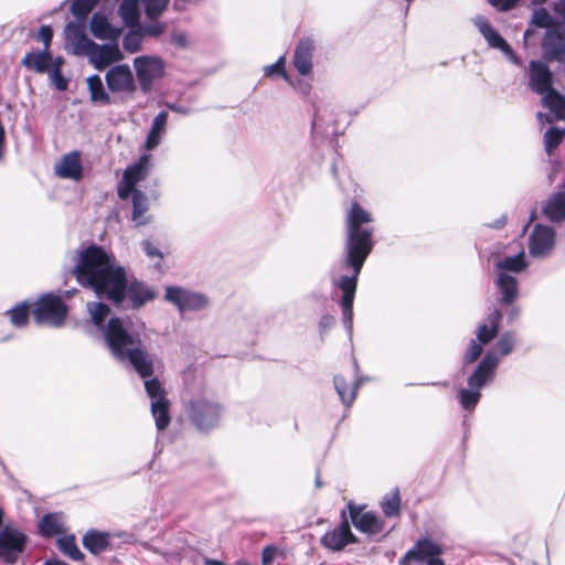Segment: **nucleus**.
<instances>
[{
  "instance_id": "f257e3e1",
  "label": "nucleus",
  "mask_w": 565,
  "mask_h": 565,
  "mask_svg": "<svg viewBox=\"0 0 565 565\" xmlns=\"http://www.w3.org/2000/svg\"><path fill=\"white\" fill-rule=\"evenodd\" d=\"M372 214L358 202H353L345 215L347 239L343 263L331 270V284L342 291L340 300L342 320L348 333L353 329V301L358 278L364 262L373 248Z\"/></svg>"
},
{
  "instance_id": "f03ea898",
  "label": "nucleus",
  "mask_w": 565,
  "mask_h": 565,
  "mask_svg": "<svg viewBox=\"0 0 565 565\" xmlns=\"http://www.w3.org/2000/svg\"><path fill=\"white\" fill-rule=\"evenodd\" d=\"M89 320L100 332L113 355L120 361H128L136 372L147 379L153 374V362L142 345L146 326L129 318H110V309L103 302H88Z\"/></svg>"
},
{
  "instance_id": "7ed1b4c3",
  "label": "nucleus",
  "mask_w": 565,
  "mask_h": 565,
  "mask_svg": "<svg viewBox=\"0 0 565 565\" xmlns=\"http://www.w3.org/2000/svg\"><path fill=\"white\" fill-rule=\"evenodd\" d=\"M73 273L79 285L93 289L97 296H105L114 303L122 301L125 269L103 247L93 244L82 250Z\"/></svg>"
},
{
  "instance_id": "20e7f679",
  "label": "nucleus",
  "mask_w": 565,
  "mask_h": 565,
  "mask_svg": "<svg viewBox=\"0 0 565 565\" xmlns=\"http://www.w3.org/2000/svg\"><path fill=\"white\" fill-rule=\"evenodd\" d=\"M527 267L523 250L514 256H508L494 264V285L500 295V303L510 306L507 312L508 320L514 321L520 316V307L513 306L519 297V284L514 275L520 274Z\"/></svg>"
},
{
  "instance_id": "39448f33",
  "label": "nucleus",
  "mask_w": 565,
  "mask_h": 565,
  "mask_svg": "<svg viewBox=\"0 0 565 565\" xmlns=\"http://www.w3.org/2000/svg\"><path fill=\"white\" fill-rule=\"evenodd\" d=\"M499 365V359L494 352H487L476 370L468 377L467 388H460L457 392V398L460 406L466 411H473L481 398V388L491 383Z\"/></svg>"
},
{
  "instance_id": "423d86ee",
  "label": "nucleus",
  "mask_w": 565,
  "mask_h": 565,
  "mask_svg": "<svg viewBox=\"0 0 565 565\" xmlns=\"http://www.w3.org/2000/svg\"><path fill=\"white\" fill-rule=\"evenodd\" d=\"M185 414L199 430L207 431L220 424L222 406L211 395L202 394L185 404Z\"/></svg>"
},
{
  "instance_id": "0eeeda50",
  "label": "nucleus",
  "mask_w": 565,
  "mask_h": 565,
  "mask_svg": "<svg viewBox=\"0 0 565 565\" xmlns=\"http://www.w3.org/2000/svg\"><path fill=\"white\" fill-rule=\"evenodd\" d=\"M502 313L499 309L490 312L483 323H480L476 330V339H471L468 349L463 355L462 362L465 365L476 362L482 351L483 345L491 342L499 332V324Z\"/></svg>"
},
{
  "instance_id": "6e6552de",
  "label": "nucleus",
  "mask_w": 565,
  "mask_h": 565,
  "mask_svg": "<svg viewBox=\"0 0 565 565\" xmlns=\"http://www.w3.org/2000/svg\"><path fill=\"white\" fill-rule=\"evenodd\" d=\"M132 66L143 94L151 93L153 84L161 79L166 72V63L158 55H140L134 58Z\"/></svg>"
},
{
  "instance_id": "1a4fd4ad",
  "label": "nucleus",
  "mask_w": 565,
  "mask_h": 565,
  "mask_svg": "<svg viewBox=\"0 0 565 565\" xmlns=\"http://www.w3.org/2000/svg\"><path fill=\"white\" fill-rule=\"evenodd\" d=\"M67 315V307L60 296L46 294L36 301L33 316L39 324L61 327Z\"/></svg>"
},
{
  "instance_id": "9d476101",
  "label": "nucleus",
  "mask_w": 565,
  "mask_h": 565,
  "mask_svg": "<svg viewBox=\"0 0 565 565\" xmlns=\"http://www.w3.org/2000/svg\"><path fill=\"white\" fill-rule=\"evenodd\" d=\"M145 390L151 399V413L158 430L166 429L170 424V403L167 398V392L161 382L157 379L145 381Z\"/></svg>"
},
{
  "instance_id": "9b49d317",
  "label": "nucleus",
  "mask_w": 565,
  "mask_h": 565,
  "mask_svg": "<svg viewBox=\"0 0 565 565\" xmlns=\"http://www.w3.org/2000/svg\"><path fill=\"white\" fill-rule=\"evenodd\" d=\"M443 546L429 537L419 540L401 559V565H445Z\"/></svg>"
},
{
  "instance_id": "f8f14e48",
  "label": "nucleus",
  "mask_w": 565,
  "mask_h": 565,
  "mask_svg": "<svg viewBox=\"0 0 565 565\" xmlns=\"http://www.w3.org/2000/svg\"><path fill=\"white\" fill-rule=\"evenodd\" d=\"M164 298L177 306L180 312L199 311L209 306V298L205 295L175 286L166 288Z\"/></svg>"
},
{
  "instance_id": "ddd939ff",
  "label": "nucleus",
  "mask_w": 565,
  "mask_h": 565,
  "mask_svg": "<svg viewBox=\"0 0 565 565\" xmlns=\"http://www.w3.org/2000/svg\"><path fill=\"white\" fill-rule=\"evenodd\" d=\"M108 92L117 95H134L137 83L128 64H118L108 68L105 75Z\"/></svg>"
},
{
  "instance_id": "4468645a",
  "label": "nucleus",
  "mask_w": 565,
  "mask_h": 565,
  "mask_svg": "<svg viewBox=\"0 0 565 565\" xmlns=\"http://www.w3.org/2000/svg\"><path fill=\"white\" fill-rule=\"evenodd\" d=\"M555 242L556 234L551 226L536 224L529 236V253L536 258L547 257L553 252Z\"/></svg>"
},
{
  "instance_id": "2eb2a0df",
  "label": "nucleus",
  "mask_w": 565,
  "mask_h": 565,
  "mask_svg": "<svg viewBox=\"0 0 565 565\" xmlns=\"http://www.w3.org/2000/svg\"><path fill=\"white\" fill-rule=\"evenodd\" d=\"M473 23L491 49L499 50L513 64L520 65V58L515 55L509 43L497 32L488 19L483 15L473 18Z\"/></svg>"
},
{
  "instance_id": "dca6fc26",
  "label": "nucleus",
  "mask_w": 565,
  "mask_h": 565,
  "mask_svg": "<svg viewBox=\"0 0 565 565\" xmlns=\"http://www.w3.org/2000/svg\"><path fill=\"white\" fill-rule=\"evenodd\" d=\"M150 154H142L136 163L125 170L122 181L118 185V196L120 199L126 200L134 191H137L135 186L146 178L150 167Z\"/></svg>"
},
{
  "instance_id": "f3484780",
  "label": "nucleus",
  "mask_w": 565,
  "mask_h": 565,
  "mask_svg": "<svg viewBox=\"0 0 565 565\" xmlns=\"http://www.w3.org/2000/svg\"><path fill=\"white\" fill-rule=\"evenodd\" d=\"M25 535L18 529L4 526L0 531V558L14 563L25 545Z\"/></svg>"
},
{
  "instance_id": "a211bd4d",
  "label": "nucleus",
  "mask_w": 565,
  "mask_h": 565,
  "mask_svg": "<svg viewBox=\"0 0 565 565\" xmlns=\"http://www.w3.org/2000/svg\"><path fill=\"white\" fill-rule=\"evenodd\" d=\"M122 60L124 54L121 53L117 41H111V43L107 44L95 43L88 55L89 63L98 71L111 67L115 63Z\"/></svg>"
},
{
  "instance_id": "6ab92c4d",
  "label": "nucleus",
  "mask_w": 565,
  "mask_h": 565,
  "mask_svg": "<svg viewBox=\"0 0 565 565\" xmlns=\"http://www.w3.org/2000/svg\"><path fill=\"white\" fill-rule=\"evenodd\" d=\"M349 513L356 530L367 535H379L384 533V521L374 512L364 511L361 507L353 503L349 504Z\"/></svg>"
},
{
  "instance_id": "aec40b11",
  "label": "nucleus",
  "mask_w": 565,
  "mask_h": 565,
  "mask_svg": "<svg viewBox=\"0 0 565 565\" xmlns=\"http://www.w3.org/2000/svg\"><path fill=\"white\" fill-rule=\"evenodd\" d=\"M541 47L545 61L565 63V31L559 28L546 30Z\"/></svg>"
},
{
  "instance_id": "412c9836",
  "label": "nucleus",
  "mask_w": 565,
  "mask_h": 565,
  "mask_svg": "<svg viewBox=\"0 0 565 565\" xmlns=\"http://www.w3.org/2000/svg\"><path fill=\"white\" fill-rule=\"evenodd\" d=\"M65 42L71 45L72 53L77 56L89 55L95 42L88 39L78 23L70 22L65 28Z\"/></svg>"
},
{
  "instance_id": "4be33fe9",
  "label": "nucleus",
  "mask_w": 565,
  "mask_h": 565,
  "mask_svg": "<svg viewBox=\"0 0 565 565\" xmlns=\"http://www.w3.org/2000/svg\"><path fill=\"white\" fill-rule=\"evenodd\" d=\"M55 174L62 179L79 181L83 178V164L79 151H71L62 156L54 167Z\"/></svg>"
},
{
  "instance_id": "5701e85b",
  "label": "nucleus",
  "mask_w": 565,
  "mask_h": 565,
  "mask_svg": "<svg viewBox=\"0 0 565 565\" xmlns=\"http://www.w3.org/2000/svg\"><path fill=\"white\" fill-rule=\"evenodd\" d=\"M321 545L331 551H341L348 544L355 542L348 521L328 531L320 540Z\"/></svg>"
},
{
  "instance_id": "b1692460",
  "label": "nucleus",
  "mask_w": 565,
  "mask_h": 565,
  "mask_svg": "<svg viewBox=\"0 0 565 565\" xmlns=\"http://www.w3.org/2000/svg\"><path fill=\"white\" fill-rule=\"evenodd\" d=\"M153 297V292L145 284L134 281L125 285L124 299L116 305L122 308H139Z\"/></svg>"
},
{
  "instance_id": "393cba45",
  "label": "nucleus",
  "mask_w": 565,
  "mask_h": 565,
  "mask_svg": "<svg viewBox=\"0 0 565 565\" xmlns=\"http://www.w3.org/2000/svg\"><path fill=\"white\" fill-rule=\"evenodd\" d=\"M530 87L541 95L552 89V73L544 62H530Z\"/></svg>"
},
{
  "instance_id": "a878e982",
  "label": "nucleus",
  "mask_w": 565,
  "mask_h": 565,
  "mask_svg": "<svg viewBox=\"0 0 565 565\" xmlns=\"http://www.w3.org/2000/svg\"><path fill=\"white\" fill-rule=\"evenodd\" d=\"M315 42L310 38L301 39L294 53V66L301 75H309L312 72V56Z\"/></svg>"
},
{
  "instance_id": "bb28decb",
  "label": "nucleus",
  "mask_w": 565,
  "mask_h": 565,
  "mask_svg": "<svg viewBox=\"0 0 565 565\" xmlns=\"http://www.w3.org/2000/svg\"><path fill=\"white\" fill-rule=\"evenodd\" d=\"M90 32L96 39L117 41L121 30L113 26L106 17L95 13L90 20Z\"/></svg>"
},
{
  "instance_id": "cd10ccee",
  "label": "nucleus",
  "mask_w": 565,
  "mask_h": 565,
  "mask_svg": "<svg viewBox=\"0 0 565 565\" xmlns=\"http://www.w3.org/2000/svg\"><path fill=\"white\" fill-rule=\"evenodd\" d=\"M21 64L36 73H49L53 64V56L46 50L41 52H31L24 55Z\"/></svg>"
},
{
  "instance_id": "c85d7f7f",
  "label": "nucleus",
  "mask_w": 565,
  "mask_h": 565,
  "mask_svg": "<svg viewBox=\"0 0 565 565\" xmlns=\"http://www.w3.org/2000/svg\"><path fill=\"white\" fill-rule=\"evenodd\" d=\"M110 535L106 532L90 530L83 536V545L93 554H100L109 546Z\"/></svg>"
},
{
  "instance_id": "c756f323",
  "label": "nucleus",
  "mask_w": 565,
  "mask_h": 565,
  "mask_svg": "<svg viewBox=\"0 0 565 565\" xmlns=\"http://www.w3.org/2000/svg\"><path fill=\"white\" fill-rule=\"evenodd\" d=\"M132 196V221L138 225H146L150 222V216L147 215L149 209L148 198L141 191H134Z\"/></svg>"
},
{
  "instance_id": "7c9ffc66",
  "label": "nucleus",
  "mask_w": 565,
  "mask_h": 565,
  "mask_svg": "<svg viewBox=\"0 0 565 565\" xmlns=\"http://www.w3.org/2000/svg\"><path fill=\"white\" fill-rule=\"evenodd\" d=\"M168 120V114L160 111L152 120L151 129L147 136L146 149H154L161 141L162 136L166 134V125Z\"/></svg>"
},
{
  "instance_id": "2f4dec72",
  "label": "nucleus",
  "mask_w": 565,
  "mask_h": 565,
  "mask_svg": "<svg viewBox=\"0 0 565 565\" xmlns=\"http://www.w3.org/2000/svg\"><path fill=\"white\" fill-rule=\"evenodd\" d=\"M87 86L90 100L98 105H108L111 103L109 93L104 87L99 75L94 74L87 78Z\"/></svg>"
},
{
  "instance_id": "473e14b6",
  "label": "nucleus",
  "mask_w": 565,
  "mask_h": 565,
  "mask_svg": "<svg viewBox=\"0 0 565 565\" xmlns=\"http://www.w3.org/2000/svg\"><path fill=\"white\" fill-rule=\"evenodd\" d=\"M546 217L553 222H559L565 218V192L553 195L543 209Z\"/></svg>"
},
{
  "instance_id": "72a5a7b5",
  "label": "nucleus",
  "mask_w": 565,
  "mask_h": 565,
  "mask_svg": "<svg viewBox=\"0 0 565 565\" xmlns=\"http://www.w3.org/2000/svg\"><path fill=\"white\" fill-rule=\"evenodd\" d=\"M334 387L340 396L343 404L347 406H351L356 397V392L359 390V386L362 384L363 379H358L356 382L352 386H348L345 380L341 375L334 376Z\"/></svg>"
},
{
  "instance_id": "f704fd0d",
  "label": "nucleus",
  "mask_w": 565,
  "mask_h": 565,
  "mask_svg": "<svg viewBox=\"0 0 565 565\" xmlns=\"http://www.w3.org/2000/svg\"><path fill=\"white\" fill-rule=\"evenodd\" d=\"M543 95V105L553 113L555 119H565V97L554 88Z\"/></svg>"
},
{
  "instance_id": "c9c22d12",
  "label": "nucleus",
  "mask_w": 565,
  "mask_h": 565,
  "mask_svg": "<svg viewBox=\"0 0 565 565\" xmlns=\"http://www.w3.org/2000/svg\"><path fill=\"white\" fill-rule=\"evenodd\" d=\"M119 14L127 25H138L140 18L139 0H122L119 6Z\"/></svg>"
},
{
  "instance_id": "e433bc0d",
  "label": "nucleus",
  "mask_w": 565,
  "mask_h": 565,
  "mask_svg": "<svg viewBox=\"0 0 565 565\" xmlns=\"http://www.w3.org/2000/svg\"><path fill=\"white\" fill-rule=\"evenodd\" d=\"M39 529L43 536L51 537L63 531V523L57 514L50 513L41 519Z\"/></svg>"
},
{
  "instance_id": "4c0bfd02",
  "label": "nucleus",
  "mask_w": 565,
  "mask_h": 565,
  "mask_svg": "<svg viewBox=\"0 0 565 565\" xmlns=\"http://www.w3.org/2000/svg\"><path fill=\"white\" fill-rule=\"evenodd\" d=\"M58 548L63 554L70 557L72 561H82L84 555L76 545L75 537L73 535L63 536L57 540Z\"/></svg>"
},
{
  "instance_id": "58836bf2",
  "label": "nucleus",
  "mask_w": 565,
  "mask_h": 565,
  "mask_svg": "<svg viewBox=\"0 0 565 565\" xmlns=\"http://www.w3.org/2000/svg\"><path fill=\"white\" fill-rule=\"evenodd\" d=\"M515 344V335L513 332H504L498 342L495 343L494 350L490 352H494L497 358L500 360V356H505L513 351Z\"/></svg>"
},
{
  "instance_id": "ea45409f",
  "label": "nucleus",
  "mask_w": 565,
  "mask_h": 565,
  "mask_svg": "<svg viewBox=\"0 0 565 565\" xmlns=\"http://www.w3.org/2000/svg\"><path fill=\"white\" fill-rule=\"evenodd\" d=\"M148 19H158L167 9L170 0H140Z\"/></svg>"
},
{
  "instance_id": "a19ab883",
  "label": "nucleus",
  "mask_w": 565,
  "mask_h": 565,
  "mask_svg": "<svg viewBox=\"0 0 565 565\" xmlns=\"http://www.w3.org/2000/svg\"><path fill=\"white\" fill-rule=\"evenodd\" d=\"M381 508L386 516H397L401 511V497L398 490H395L391 495L385 497L381 503Z\"/></svg>"
},
{
  "instance_id": "79ce46f5",
  "label": "nucleus",
  "mask_w": 565,
  "mask_h": 565,
  "mask_svg": "<svg viewBox=\"0 0 565 565\" xmlns=\"http://www.w3.org/2000/svg\"><path fill=\"white\" fill-rule=\"evenodd\" d=\"M143 34L141 30L129 31L122 40L124 50L128 53H136L141 50Z\"/></svg>"
},
{
  "instance_id": "37998d69",
  "label": "nucleus",
  "mask_w": 565,
  "mask_h": 565,
  "mask_svg": "<svg viewBox=\"0 0 565 565\" xmlns=\"http://www.w3.org/2000/svg\"><path fill=\"white\" fill-rule=\"evenodd\" d=\"M97 0H72L71 12L78 20H84L95 7Z\"/></svg>"
},
{
  "instance_id": "c03bdc74",
  "label": "nucleus",
  "mask_w": 565,
  "mask_h": 565,
  "mask_svg": "<svg viewBox=\"0 0 565 565\" xmlns=\"http://www.w3.org/2000/svg\"><path fill=\"white\" fill-rule=\"evenodd\" d=\"M10 319L13 326L21 328L28 323L29 309L25 303H20L13 307L10 311Z\"/></svg>"
},
{
  "instance_id": "a18cd8bd",
  "label": "nucleus",
  "mask_w": 565,
  "mask_h": 565,
  "mask_svg": "<svg viewBox=\"0 0 565 565\" xmlns=\"http://www.w3.org/2000/svg\"><path fill=\"white\" fill-rule=\"evenodd\" d=\"M565 130L550 128L544 135L545 150L548 154L562 142Z\"/></svg>"
},
{
  "instance_id": "49530a36",
  "label": "nucleus",
  "mask_w": 565,
  "mask_h": 565,
  "mask_svg": "<svg viewBox=\"0 0 565 565\" xmlns=\"http://www.w3.org/2000/svg\"><path fill=\"white\" fill-rule=\"evenodd\" d=\"M532 23L539 28L556 29L554 26V19L544 8L534 10L532 14Z\"/></svg>"
},
{
  "instance_id": "de8ad7c7",
  "label": "nucleus",
  "mask_w": 565,
  "mask_h": 565,
  "mask_svg": "<svg viewBox=\"0 0 565 565\" xmlns=\"http://www.w3.org/2000/svg\"><path fill=\"white\" fill-rule=\"evenodd\" d=\"M264 74L268 77L275 74H279L284 77L285 81L290 82V77L285 72V56H280L276 63L265 66Z\"/></svg>"
},
{
  "instance_id": "09e8293b",
  "label": "nucleus",
  "mask_w": 565,
  "mask_h": 565,
  "mask_svg": "<svg viewBox=\"0 0 565 565\" xmlns=\"http://www.w3.org/2000/svg\"><path fill=\"white\" fill-rule=\"evenodd\" d=\"M145 35L148 36H159L166 31V24L156 20H151V22L147 25L139 28Z\"/></svg>"
},
{
  "instance_id": "8fccbe9b",
  "label": "nucleus",
  "mask_w": 565,
  "mask_h": 565,
  "mask_svg": "<svg viewBox=\"0 0 565 565\" xmlns=\"http://www.w3.org/2000/svg\"><path fill=\"white\" fill-rule=\"evenodd\" d=\"M489 3L500 11L511 10L520 0H488ZM546 0H535V2L543 3Z\"/></svg>"
},
{
  "instance_id": "3c124183",
  "label": "nucleus",
  "mask_w": 565,
  "mask_h": 565,
  "mask_svg": "<svg viewBox=\"0 0 565 565\" xmlns=\"http://www.w3.org/2000/svg\"><path fill=\"white\" fill-rule=\"evenodd\" d=\"M49 75L51 82L58 90H65L67 88V81L63 77L60 70H52Z\"/></svg>"
},
{
  "instance_id": "603ef678",
  "label": "nucleus",
  "mask_w": 565,
  "mask_h": 565,
  "mask_svg": "<svg viewBox=\"0 0 565 565\" xmlns=\"http://www.w3.org/2000/svg\"><path fill=\"white\" fill-rule=\"evenodd\" d=\"M142 249L149 258H157L158 262H161L163 258V255L159 248L149 241H145L142 243Z\"/></svg>"
},
{
  "instance_id": "864d4df0",
  "label": "nucleus",
  "mask_w": 565,
  "mask_h": 565,
  "mask_svg": "<svg viewBox=\"0 0 565 565\" xmlns=\"http://www.w3.org/2000/svg\"><path fill=\"white\" fill-rule=\"evenodd\" d=\"M53 38V31L49 25L41 26L39 31V39L44 43V50H49Z\"/></svg>"
},
{
  "instance_id": "5fc2aeb1",
  "label": "nucleus",
  "mask_w": 565,
  "mask_h": 565,
  "mask_svg": "<svg viewBox=\"0 0 565 565\" xmlns=\"http://www.w3.org/2000/svg\"><path fill=\"white\" fill-rule=\"evenodd\" d=\"M171 42L179 47H185L188 44L186 34L183 32H175L171 35Z\"/></svg>"
},
{
  "instance_id": "6e6d98bb",
  "label": "nucleus",
  "mask_w": 565,
  "mask_h": 565,
  "mask_svg": "<svg viewBox=\"0 0 565 565\" xmlns=\"http://www.w3.org/2000/svg\"><path fill=\"white\" fill-rule=\"evenodd\" d=\"M335 322V319L333 316H330V315H326L323 316L321 319H320V329L321 330H327V329H330Z\"/></svg>"
},
{
  "instance_id": "4d7b16f0",
  "label": "nucleus",
  "mask_w": 565,
  "mask_h": 565,
  "mask_svg": "<svg viewBox=\"0 0 565 565\" xmlns=\"http://www.w3.org/2000/svg\"><path fill=\"white\" fill-rule=\"evenodd\" d=\"M300 94L308 95L310 92V85L303 81H299L295 84L291 79L289 82Z\"/></svg>"
},
{
  "instance_id": "13d9d810",
  "label": "nucleus",
  "mask_w": 565,
  "mask_h": 565,
  "mask_svg": "<svg viewBox=\"0 0 565 565\" xmlns=\"http://www.w3.org/2000/svg\"><path fill=\"white\" fill-rule=\"evenodd\" d=\"M554 10L556 14L565 22V0H558L554 6Z\"/></svg>"
},
{
  "instance_id": "bf43d9fd",
  "label": "nucleus",
  "mask_w": 565,
  "mask_h": 565,
  "mask_svg": "<svg viewBox=\"0 0 565 565\" xmlns=\"http://www.w3.org/2000/svg\"><path fill=\"white\" fill-rule=\"evenodd\" d=\"M507 221H508V217H507L505 214H503L499 218H497L495 221L490 223L489 226L492 227V228L500 230V228H503L505 226Z\"/></svg>"
},
{
  "instance_id": "052dcab7",
  "label": "nucleus",
  "mask_w": 565,
  "mask_h": 565,
  "mask_svg": "<svg viewBox=\"0 0 565 565\" xmlns=\"http://www.w3.org/2000/svg\"><path fill=\"white\" fill-rule=\"evenodd\" d=\"M64 63V60L62 57H56V58H53V64L51 66V70L49 71L52 72V70H60L61 71V67Z\"/></svg>"
},
{
  "instance_id": "680f3d73",
  "label": "nucleus",
  "mask_w": 565,
  "mask_h": 565,
  "mask_svg": "<svg viewBox=\"0 0 565 565\" xmlns=\"http://www.w3.org/2000/svg\"><path fill=\"white\" fill-rule=\"evenodd\" d=\"M4 130L0 125V160L3 157Z\"/></svg>"
},
{
  "instance_id": "e2e57ef3",
  "label": "nucleus",
  "mask_w": 565,
  "mask_h": 565,
  "mask_svg": "<svg viewBox=\"0 0 565 565\" xmlns=\"http://www.w3.org/2000/svg\"><path fill=\"white\" fill-rule=\"evenodd\" d=\"M169 108L173 111L180 113V114H188V109L180 105H169Z\"/></svg>"
},
{
  "instance_id": "0e129e2a",
  "label": "nucleus",
  "mask_w": 565,
  "mask_h": 565,
  "mask_svg": "<svg viewBox=\"0 0 565 565\" xmlns=\"http://www.w3.org/2000/svg\"><path fill=\"white\" fill-rule=\"evenodd\" d=\"M320 119H321L320 109H317L315 113L313 120H312L313 128H317L320 125Z\"/></svg>"
},
{
  "instance_id": "69168bd1",
  "label": "nucleus",
  "mask_w": 565,
  "mask_h": 565,
  "mask_svg": "<svg viewBox=\"0 0 565 565\" xmlns=\"http://www.w3.org/2000/svg\"><path fill=\"white\" fill-rule=\"evenodd\" d=\"M207 565H224V564L218 561H207Z\"/></svg>"
},
{
  "instance_id": "338daca9",
  "label": "nucleus",
  "mask_w": 565,
  "mask_h": 565,
  "mask_svg": "<svg viewBox=\"0 0 565 565\" xmlns=\"http://www.w3.org/2000/svg\"><path fill=\"white\" fill-rule=\"evenodd\" d=\"M316 486H317L318 488H320V487L322 486L321 478H320V476H319V475H318V476H317V478H316Z\"/></svg>"
},
{
  "instance_id": "774afa93",
  "label": "nucleus",
  "mask_w": 565,
  "mask_h": 565,
  "mask_svg": "<svg viewBox=\"0 0 565 565\" xmlns=\"http://www.w3.org/2000/svg\"><path fill=\"white\" fill-rule=\"evenodd\" d=\"M47 565H67L63 562H60V561H54L53 564H51L50 562H47Z\"/></svg>"
}]
</instances>
